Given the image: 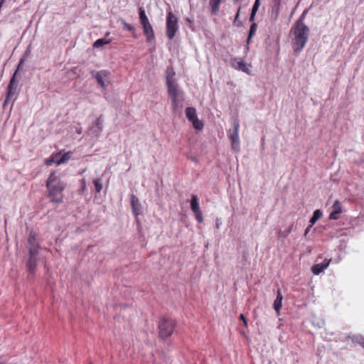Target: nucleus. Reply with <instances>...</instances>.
I'll return each mask as SVG.
<instances>
[{
  "label": "nucleus",
  "mask_w": 364,
  "mask_h": 364,
  "mask_svg": "<svg viewBox=\"0 0 364 364\" xmlns=\"http://www.w3.org/2000/svg\"><path fill=\"white\" fill-rule=\"evenodd\" d=\"M194 215L196 216V218L197 221L199 223H203V215H202L201 211H200L198 213H195Z\"/></svg>",
  "instance_id": "cd10ccee"
},
{
  "label": "nucleus",
  "mask_w": 364,
  "mask_h": 364,
  "mask_svg": "<svg viewBox=\"0 0 364 364\" xmlns=\"http://www.w3.org/2000/svg\"><path fill=\"white\" fill-rule=\"evenodd\" d=\"M230 65L235 70L244 72L247 74L250 73V65L246 63L240 58H233L230 60Z\"/></svg>",
  "instance_id": "9d476101"
},
{
  "label": "nucleus",
  "mask_w": 364,
  "mask_h": 364,
  "mask_svg": "<svg viewBox=\"0 0 364 364\" xmlns=\"http://www.w3.org/2000/svg\"><path fill=\"white\" fill-rule=\"evenodd\" d=\"M82 191H85L86 189V184L85 180L82 181Z\"/></svg>",
  "instance_id": "e433bc0d"
},
{
  "label": "nucleus",
  "mask_w": 364,
  "mask_h": 364,
  "mask_svg": "<svg viewBox=\"0 0 364 364\" xmlns=\"http://www.w3.org/2000/svg\"><path fill=\"white\" fill-rule=\"evenodd\" d=\"M222 1L223 0H210L209 6L212 14L215 15L218 13Z\"/></svg>",
  "instance_id": "f3484780"
},
{
  "label": "nucleus",
  "mask_w": 364,
  "mask_h": 364,
  "mask_svg": "<svg viewBox=\"0 0 364 364\" xmlns=\"http://www.w3.org/2000/svg\"><path fill=\"white\" fill-rule=\"evenodd\" d=\"M337 215L338 213H334V211H332L329 215V218L331 220H336L337 219Z\"/></svg>",
  "instance_id": "2f4dec72"
},
{
  "label": "nucleus",
  "mask_w": 364,
  "mask_h": 364,
  "mask_svg": "<svg viewBox=\"0 0 364 364\" xmlns=\"http://www.w3.org/2000/svg\"><path fill=\"white\" fill-rule=\"evenodd\" d=\"M257 12L251 11V14L250 16V21H253L255 20V16Z\"/></svg>",
  "instance_id": "f704fd0d"
},
{
  "label": "nucleus",
  "mask_w": 364,
  "mask_h": 364,
  "mask_svg": "<svg viewBox=\"0 0 364 364\" xmlns=\"http://www.w3.org/2000/svg\"><path fill=\"white\" fill-rule=\"evenodd\" d=\"M332 208H333V211H334V213L339 214V213H342V206L338 200H336L334 202V203L332 206Z\"/></svg>",
  "instance_id": "393cba45"
},
{
  "label": "nucleus",
  "mask_w": 364,
  "mask_h": 364,
  "mask_svg": "<svg viewBox=\"0 0 364 364\" xmlns=\"http://www.w3.org/2000/svg\"><path fill=\"white\" fill-rule=\"evenodd\" d=\"M123 26L125 29H127L129 31H134V27L130 24L127 23L125 21L122 20Z\"/></svg>",
  "instance_id": "bb28decb"
},
{
  "label": "nucleus",
  "mask_w": 364,
  "mask_h": 364,
  "mask_svg": "<svg viewBox=\"0 0 364 364\" xmlns=\"http://www.w3.org/2000/svg\"><path fill=\"white\" fill-rule=\"evenodd\" d=\"M239 15H240V9H238L237 13V14L235 16V21L238 18Z\"/></svg>",
  "instance_id": "a19ab883"
},
{
  "label": "nucleus",
  "mask_w": 364,
  "mask_h": 364,
  "mask_svg": "<svg viewBox=\"0 0 364 364\" xmlns=\"http://www.w3.org/2000/svg\"><path fill=\"white\" fill-rule=\"evenodd\" d=\"M282 1V0H273L274 6L273 11L275 13V18H277L279 16Z\"/></svg>",
  "instance_id": "5701e85b"
},
{
  "label": "nucleus",
  "mask_w": 364,
  "mask_h": 364,
  "mask_svg": "<svg viewBox=\"0 0 364 364\" xmlns=\"http://www.w3.org/2000/svg\"><path fill=\"white\" fill-rule=\"evenodd\" d=\"M293 33L292 47L294 52H301L305 46L309 36V28L301 21H297L291 28Z\"/></svg>",
  "instance_id": "f03ea898"
},
{
  "label": "nucleus",
  "mask_w": 364,
  "mask_h": 364,
  "mask_svg": "<svg viewBox=\"0 0 364 364\" xmlns=\"http://www.w3.org/2000/svg\"><path fill=\"white\" fill-rule=\"evenodd\" d=\"M46 187L48 191V198L55 203L63 201V191L65 188V183L63 182L55 174L51 173L47 180Z\"/></svg>",
  "instance_id": "7ed1b4c3"
},
{
  "label": "nucleus",
  "mask_w": 364,
  "mask_h": 364,
  "mask_svg": "<svg viewBox=\"0 0 364 364\" xmlns=\"http://www.w3.org/2000/svg\"><path fill=\"white\" fill-rule=\"evenodd\" d=\"M186 115L188 119L193 123L196 129L200 130L203 128V124L198 119L196 111L193 107H187L186 109Z\"/></svg>",
  "instance_id": "1a4fd4ad"
},
{
  "label": "nucleus",
  "mask_w": 364,
  "mask_h": 364,
  "mask_svg": "<svg viewBox=\"0 0 364 364\" xmlns=\"http://www.w3.org/2000/svg\"><path fill=\"white\" fill-rule=\"evenodd\" d=\"M259 4H260V0H255V3L253 4L252 9V11L257 12Z\"/></svg>",
  "instance_id": "c85d7f7f"
},
{
  "label": "nucleus",
  "mask_w": 364,
  "mask_h": 364,
  "mask_svg": "<svg viewBox=\"0 0 364 364\" xmlns=\"http://www.w3.org/2000/svg\"><path fill=\"white\" fill-rule=\"evenodd\" d=\"M28 254H31V250L34 249L36 252V255H38L39 245L36 242V234L34 232H31L30 233L28 239Z\"/></svg>",
  "instance_id": "ddd939ff"
},
{
  "label": "nucleus",
  "mask_w": 364,
  "mask_h": 364,
  "mask_svg": "<svg viewBox=\"0 0 364 364\" xmlns=\"http://www.w3.org/2000/svg\"><path fill=\"white\" fill-rule=\"evenodd\" d=\"M109 43V41L106 40L105 38H100L95 41L93 43L94 48H100L104 45Z\"/></svg>",
  "instance_id": "b1692460"
},
{
  "label": "nucleus",
  "mask_w": 364,
  "mask_h": 364,
  "mask_svg": "<svg viewBox=\"0 0 364 364\" xmlns=\"http://www.w3.org/2000/svg\"><path fill=\"white\" fill-rule=\"evenodd\" d=\"M71 152H66L63 154H61L60 159L58 161V165L66 163L71 158Z\"/></svg>",
  "instance_id": "412c9836"
},
{
  "label": "nucleus",
  "mask_w": 364,
  "mask_h": 364,
  "mask_svg": "<svg viewBox=\"0 0 364 364\" xmlns=\"http://www.w3.org/2000/svg\"><path fill=\"white\" fill-rule=\"evenodd\" d=\"M176 73L173 66L167 67L166 70V80L168 93L172 102L174 112H178L181 108L180 102L183 99V93L178 89V85L175 80Z\"/></svg>",
  "instance_id": "f257e3e1"
},
{
  "label": "nucleus",
  "mask_w": 364,
  "mask_h": 364,
  "mask_svg": "<svg viewBox=\"0 0 364 364\" xmlns=\"http://www.w3.org/2000/svg\"><path fill=\"white\" fill-rule=\"evenodd\" d=\"M23 63V59H21L18 63V70L20 68V67L22 65Z\"/></svg>",
  "instance_id": "ea45409f"
},
{
  "label": "nucleus",
  "mask_w": 364,
  "mask_h": 364,
  "mask_svg": "<svg viewBox=\"0 0 364 364\" xmlns=\"http://www.w3.org/2000/svg\"><path fill=\"white\" fill-rule=\"evenodd\" d=\"M52 163H55V161H54V158H53V156L52 158H50V159H49L46 160V164L47 166H50V165H51V164H52Z\"/></svg>",
  "instance_id": "473e14b6"
},
{
  "label": "nucleus",
  "mask_w": 364,
  "mask_h": 364,
  "mask_svg": "<svg viewBox=\"0 0 364 364\" xmlns=\"http://www.w3.org/2000/svg\"><path fill=\"white\" fill-rule=\"evenodd\" d=\"M257 24L255 23H252V25L250 26V31H249V35H248V38H247V44L250 43V39L255 34V32L257 31Z\"/></svg>",
  "instance_id": "4be33fe9"
},
{
  "label": "nucleus",
  "mask_w": 364,
  "mask_h": 364,
  "mask_svg": "<svg viewBox=\"0 0 364 364\" xmlns=\"http://www.w3.org/2000/svg\"><path fill=\"white\" fill-rule=\"evenodd\" d=\"M131 205L133 213L136 217L142 213L141 206L139 199L134 195L131 196Z\"/></svg>",
  "instance_id": "f8f14e48"
},
{
  "label": "nucleus",
  "mask_w": 364,
  "mask_h": 364,
  "mask_svg": "<svg viewBox=\"0 0 364 364\" xmlns=\"http://www.w3.org/2000/svg\"><path fill=\"white\" fill-rule=\"evenodd\" d=\"M330 260L326 262L316 264L312 267V272L318 275L323 272L329 265Z\"/></svg>",
  "instance_id": "dca6fc26"
},
{
  "label": "nucleus",
  "mask_w": 364,
  "mask_h": 364,
  "mask_svg": "<svg viewBox=\"0 0 364 364\" xmlns=\"http://www.w3.org/2000/svg\"><path fill=\"white\" fill-rule=\"evenodd\" d=\"M143 30L144 33L146 36V40L148 43H151V41L154 39V29L151 24L144 26Z\"/></svg>",
  "instance_id": "2eb2a0df"
},
{
  "label": "nucleus",
  "mask_w": 364,
  "mask_h": 364,
  "mask_svg": "<svg viewBox=\"0 0 364 364\" xmlns=\"http://www.w3.org/2000/svg\"><path fill=\"white\" fill-rule=\"evenodd\" d=\"M322 215H323V213L321 210H319V209L316 210L314 212L313 216L311 218L310 221H309L311 226H313L314 225V223L322 217Z\"/></svg>",
  "instance_id": "aec40b11"
},
{
  "label": "nucleus",
  "mask_w": 364,
  "mask_h": 364,
  "mask_svg": "<svg viewBox=\"0 0 364 364\" xmlns=\"http://www.w3.org/2000/svg\"><path fill=\"white\" fill-rule=\"evenodd\" d=\"M240 318L242 319V321H243L244 324H245V325H247V320H246V318H245V317L244 316V315H243V314H241V315H240Z\"/></svg>",
  "instance_id": "c9c22d12"
},
{
  "label": "nucleus",
  "mask_w": 364,
  "mask_h": 364,
  "mask_svg": "<svg viewBox=\"0 0 364 364\" xmlns=\"http://www.w3.org/2000/svg\"><path fill=\"white\" fill-rule=\"evenodd\" d=\"M17 73L18 70H16V72L14 73L8 85L6 99L4 103V107H5L9 103V102L12 100L13 97L16 95L17 87L16 77L17 75Z\"/></svg>",
  "instance_id": "6e6552de"
},
{
  "label": "nucleus",
  "mask_w": 364,
  "mask_h": 364,
  "mask_svg": "<svg viewBox=\"0 0 364 364\" xmlns=\"http://www.w3.org/2000/svg\"><path fill=\"white\" fill-rule=\"evenodd\" d=\"M139 20H140V23L142 25V26L150 24L149 21L146 15L145 10L142 7H140L139 9Z\"/></svg>",
  "instance_id": "6ab92c4d"
},
{
  "label": "nucleus",
  "mask_w": 364,
  "mask_h": 364,
  "mask_svg": "<svg viewBox=\"0 0 364 364\" xmlns=\"http://www.w3.org/2000/svg\"><path fill=\"white\" fill-rule=\"evenodd\" d=\"M91 75L95 77L97 83L102 88L105 89L109 83L110 73L106 70H102L100 71H91Z\"/></svg>",
  "instance_id": "0eeeda50"
},
{
  "label": "nucleus",
  "mask_w": 364,
  "mask_h": 364,
  "mask_svg": "<svg viewBox=\"0 0 364 364\" xmlns=\"http://www.w3.org/2000/svg\"><path fill=\"white\" fill-rule=\"evenodd\" d=\"M166 27L168 38L169 40L173 39L178 30V25L177 18L171 11L168 12L166 16Z\"/></svg>",
  "instance_id": "39448f33"
},
{
  "label": "nucleus",
  "mask_w": 364,
  "mask_h": 364,
  "mask_svg": "<svg viewBox=\"0 0 364 364\" xmlns=\"http://www.w3.org/2000/svg\"><path fill=\"white\" fill-rule=\"evenodd\" d=\"M233 130H229L228 137L231 141V147L235 152H239L240 149V141L239 137L240 123L237 119L232 122Z\"/></svg>",
  "instance_id": "20e7f679"
},
{
  "label": "nucleus",
  "mask_w": 364,
  "mask_h": 364,
  "mask_svg": "<svg viewBox=\"0 0 364 364\" xmlns=\"http://www.w3.org/2000/svg\"><path fill=\"white\" fill-rule=\"evenodd\" d=\"M307 12H308L307 10L304 11V12L302 13L301 16H300V18L298 21H301V22H304V18L306 14H307Z\"/></svg>",
  "instance_id": "72a5a7b5"
},
{
  "label": "nucleus",
  "mask_w": 364,
  "mask_h": 364,
  "mask_svg": "<svg viewBox=\"0 0 364 364\" xmlns=\"http://www.w3.org/2000/svg\"><path fill=\"white\" fill-rule=\"evenodd\" d=\"M311 227H312V226H311V224H310V225H309L306 228V230H305V235H307V233L309 232V230H310V229H311Z\"/></svg>",
  "instance_id": "58836bf2"
},
{
  "label": "nucleus",
  "mask_w": 364,
  "mask_h": 364,
  "mask_svg": "<svg viewBox=\"0 0 364 364\" xmlns=\"http://www.w3.org/2000/svg\"><path fill=\"white\" fill-rule=\"evenodd\" d=\"M175 328V323L171 318H162L159 324V336L166 338L170 336Z\"/></svg>",
  "instance_id": "423d86ee"
},
{
  "label": "nucleus",
  "mask_w": 364,
  "mask_h": 364,
  "mask_svg": "<svg viewBox=\"0 0 364 364\" xmlns=\"http://www.w3.org/2000/svg\"><path fill=\"white\" fill-rule=\"evenodd\" d=\"M0 364H6V363L0 360Z\"/></svg>",
  "instance_id": "37998d69"
},
{
  "label": "nucleus",
  "mask_w": 364,
  "mask_h": 364,
  "mask_svg": "<svg viewBox=\"0 0 364 364\" xmlns=\"http://www.w3.org/2000/svg\"><path fill=\"white\" fill-rule=\"evenodd\" d=\"M61 153H58L53 156L55 163L58 165V161L60 159Z\"/></svg>",
  "instance_id": "7c9ffc66"
},
{
  "label": "nucleus",
  "mask_w": 364,
  "mask_h": 364,
  "mask_svg": "<svg viewBox=\"0 0 364 364\" xmlns=\"http://www.w3.org/2000/svg\"><path fill=\"white\" fill-rule=\"evenodd\" d=\"M282 299H283V296H282V291L280 289H277V298L274 300V304H273V308L276 311L277 315L279 314V311H280V309L282 306Z\"/></svg>",
  "instance_id": "4468645a"
},
{
  "label": "nucleus",
  "mask_w": 364,
  "mask_h": 364,
  "mask_svg": "<svg viewBox=\"0 0 364 364\" xmlns=\"http://www.w3.org/2000/svg\"><path fill=\"white\" fill-rule=\"evenodd\" d=\"M76 132L77 134H81L82 131H81V128H76Z\"/></svg>",
  "instance_id": "79ce46f5"
},
{
  "label": "nucleus",
  "mask_w": 364,
  "mask_h": 364,
  "mask_svg": "<svg viewBox=\"0 0 364 364\" xmlns=\"http://www.w3.org/2000/svg\"><path fill=\"white\" fill-rule=\"evenodd\" d=\"M191 208L193 213H198L200 211L199 200L196 195H192L191 201Z\"/></svg>",
  "instance_id": "a211bd4d"
},
{
  "label": "nucleus",
  "mask_w": 364,
  "mask_h": 364,
  "mask_svg": "<svg viewBox=\"0 0 364 364\" xmlns=\"http://www.w3.org/2000/svg\"><path fill=\"white\" fill-rule=\"evenodd\" d=\"M95 190L97 193H100L102 189V184L101 178H97L93 181Z\"/></svg>",
  "instance_id": "a878e982"
},
{
  "label": "nucleus",
  "mask_w": 364,
  "mask_h": 364,
  "mask_svg": "<svg viewBox=\"0 0 364 364\" xmlns=\"http://www.w3.org/2000/svg\"><path fill=\"white\" fill-rule=\"evenodd\" d=\"M97 127H98V128H99L100 131H101V130H102V125H101V123H100V119H98V120L97 121Z\"/></svg>",
  "instance_id": "4c0bfd02"
},
{
  "label": "nucleus",
  "mask_w": 364,
  "mask_h": 364,
  "mask_svg": "<svg viewBox=\"0 0 364 364\" xmlns=\"http://www.w3.org/2000/svg\"><path fill=\"white\" fill-rule=\"evenodd\" d=\"M355 341H357L359 344H360L364 348V338L363 337H356L355 339Z\"/></svg>",
  "instance_id": "c756f323"
},
{
  "label": "nucleus",
  "mask_w": 364,
  "mask_h": 364,
  "mask_svg": "<svg viewBox=\"0 0 364 364\" xmlns=\"http://www.w3.org/2000/svg\"><path fill=\"white\" fill-rule=\"evenodd\" d=\"M37 256L36 252L34 249L31 250V254H29V257L27 262V268L28 270L31 273H34L36 265H37Z\"/></svg>",
  "instance_id": "9b49d317"
}]
</instances>
